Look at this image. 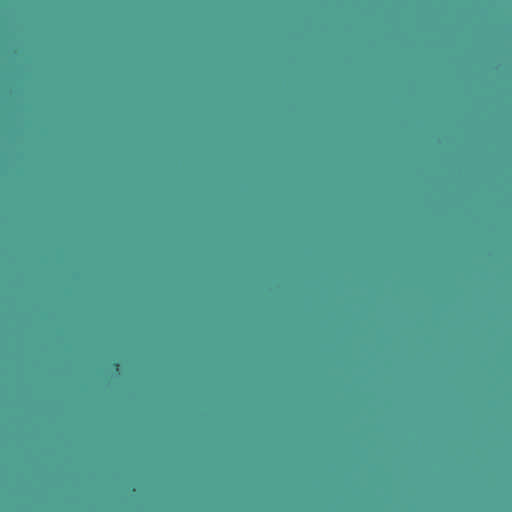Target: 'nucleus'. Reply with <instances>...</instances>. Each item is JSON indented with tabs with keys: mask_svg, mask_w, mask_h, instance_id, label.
<instances>
[{
	"mask_svg": "<svg viewBox=\"0 0 512 512\" xmlns=\"http://www.w3.org/2000/svg\"><path fill=\"white\" fill-rule=\"evenodd\" d=\"M118 367H119L118 363H114L115 370H118Z\"/></svg>",
	"mask_w": 512,
	"mask_h": 512,
	"instance_id": "obj_1",
	"label": "nucleus"
}]
</instances>
